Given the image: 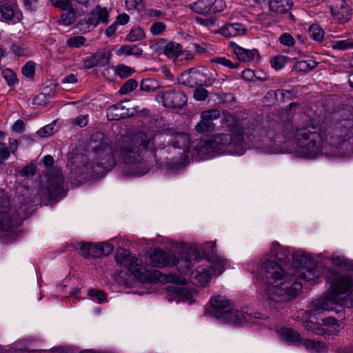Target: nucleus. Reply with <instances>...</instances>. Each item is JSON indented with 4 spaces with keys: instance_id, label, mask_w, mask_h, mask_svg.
Here are the masks:
<instances>
[{
    "instance_id": "nucleus-1",
    "label": "nucleus",
    "mask_w": 353,
    "mask_h": 353,
    "mask_svg": "<svg viewBox=\"0 0 353 353\" xmlns=\"http://www.w3.org/2000/svg\"><path fill=\"white\" fill-rule=\"evenodd\" d=\"M261 268L268 280L265 294L270 307L279 311L299 296L303 284L297 275L285 272L275 260L264 261Z\"/></svg>"
},
{
    "instance_id": "nucleus-2",
    "label": "nucleus",
    "mask_w": 353,
    "mask_h": 353,
    "mask_svg": "<svg viewBox=\"0 0 353 353\" xmlns=\"http://www.w3.org/2000/svg\"><path fill=\"white\" fill-rule=\"evenodd\" d=\"M223 120L229 128L230 133H219L210 138L197 139L192 143L191 147L199 159H208L219 154L242 155L245 153L243 130L239 126V121L229 113L223 114Z\"/></svg>"
},
{
    "instance_id": "nucleus-3",
    "label": "nucleus",
    "mask_w": 353,
    "mask_h": 353,
    "mask_svg": "<svg viewBox=\"0 0 353 353\" xmlns=\"http://www.w3.org/2000/svg\"><path fill=\"white\" fill-rule=\"evenodd\" d=\"M150 141L146 133L139 132L121 145L119 157L130 165L129 172L132 175L141 176L154 167L156 154Z\"/></svg>"
},
{
    "instance_id": "nucleus-4",
    "label": "nucleus",
    "mask_w": 353,
    "mask_h": 353,
    "mask_svg": "<svg viewBox=\"0 0 353 353\" xmlns=\"http://www.w3.org/2000/svg\"><path fill=\"white\" fill-rule=\"evenodd\" d=\"M326 282L330 284V294L312 301L307 310L310 317H316L325 311H331L336 305L337 296L348 292L343 298V305L345 307H353V280L339 272L327 269L325 274Z\"/></svg>"
},
{
    "instance_id": "nucleus-5",
    "label": "nucleus",
    "mask_w": 353,
    "mask_h": 353,
    "mask_svg": "<svg viewBox=\"0 0 353 353\" xmlns=\"http://www.w3.org/2000/svg\"><path fill=\"white\" fill-rule=\"evenodd\" d=\"M89 141L97 162L83 163L81 166H77L74 169L75 174L79 176L85 175L83 179H85L88 176L97 179L101 178L115 165L113 149L108 137L101 132L93 133Z\"/></svg>"
},
{
    "instance_id": "nucleus-6",
    "label": "nucleus",
    "mask_w": 353,
    "mask_h": 353,
    "mask_svg": "<svg viewBox=\"0 0 353 353\" xmlns=\"http://www.w3.org/2000/svg\"><path fill=\"white\" fill-rule=\"evenodd\" d=\"M323 139L327 144L338 148L353 137V114L341 109L332 114V119L321 126Z\"/></svg>"
},
{
    "instance_id": "nucleus-7",
    "label": "nucleus",
    "mask_w": 353,
    "mask_h": 353,
    "mask_svg": "<svg viewBox=\"0 0 353 353\" xmlns=\"http://www.w3.org/2000/svg\"><path fill=\"white\" fill-rule=\"evenodd\" d=\"M294 143L299 154L307 159H314L322 153L324 139L321 125L307 124L296 128Z\"/></svg>"
},
{
    "instance_id": "nucleus-8",
    "label": "nucleus",
    "mask_w": 353,
    "mask_h": 353,
    "mask_svg": "<svg viewBox=\"0 0 353 353\" xmlns=\"http://www.w3.org/2000/svg\"><path fill=\"white\" fill-rule=\"evenodd\" d=\"M46 168L44 176L45 183L41 190V198L49 204L56 203L66 194L64 189V176L61 170L54 166V159L51 155H46L43 160Z\"/></svg>"
},
{
    "instance_id": "nucleus-9",
    "label": "nucleus",
    "mask_w": 353,
    "mask_h": 353,
    "mask_svg": "<svg viewBox=\"0 0 353 353\" xmlns=\"http://www.w3.org/2000/svg\"><path fill=\"white\" fill-rule=\"evenodd\" d=\"M211 308L208 310L210 316L215 317L223 323L234 325H241L248 321V314H245L239 310L228 308L230 302L220 295L211 298Z\"/></svg>"
},
{
    "instance_id": "nucleus-10",
    "label": "nucleus",
    "mask_w": 353,
    "mask_h": 353,
    "mask_svg": "<svg viewBox=\"0 0 353 353\" xmlns=\"http://www.w3.org/2000/svg\"><path fill=\"white\" fill-rule=\"evenodd\" d=\"M115 261L118 264L127 268L136 279L142 282H156L159 280L161 272L156 270L148 269L137 263V258L128 250L121 249L115 254Z\"/></svg>"
},
{
    "instance_id": "nucleus-11",
    "label": "nucleus",
    "mask_w": 353,
    "mask_h": 353,
    "mask_svg": "<svg viewBox=\"0 0 353 353\" xmlns=\"http://www.w3.org/2000/svg\"><path fill=\"white\" fill-rule=\"evenodd\" d=\"M214 245L211 243H207L203 246L190 247L187 249V256H176L174 264L179 271L183 274H190L193 267L191 260L199 261L203 259H209L210 255L213 252Z\"/></svg>"
},
{
    "instance_id": "nucleus-12",
    "label": "nucleus",
    "mask_w": 353,
    "mask_h": 353,
    "mask_svg": "<svg viewBox=\"0 0 353 353\" xmlns=\"http://www.w3.org/2000/svg\"><path fill=\"white\" fill-rule=\"evenodd\" d=\"M239 126L243 130V138L244 139V134H246L249 142L248 144L250 147L261 150L264 153H280L284 151L283 148H281L276 143L274 139H272L266 134L265 130L252 129V132H250L249 130H248V132H245L242 126L240 125ZM243 145L245 149L244 141Z\"/></svg>"
},
{
    "instance_id": "nucleus-13",
    "label": "nucleus",
    "mask_w": 353,
    "mask_h": 353,
    "mask_svg": "<svg viewBox=\"0 0 353 353\" xmlns=\"http://www.w3.org/2000/svg\"><path fill=\"white\" fill-rule=\"evenodd\" d=\"M212 72L207 68H192L182 72L179 78V82L187 87L193 88L197 86H212L216 83Z\"/></svg>"
},
{
    "instance_id": "nucleus-14",
    "label": "nucleus",
    "mask_w": 353,
    "mask_h": 353,
    "mask_svg": "<svg viewBox=\"0 0 353 353\" xmlns=\"http://www.w3.org/2000/svg\"><path fill=\"white\" fill-rule=\"evenodd\" d=\"M292 260L296 272L301 279L310 281L319 277L316 265L310 255L298 250L292 254Z\"/></svg>"
},
{
    "instance_id": "nucleus-15",
    "label": "nucleus",
    "mask_w": 353,
    "mask_h": 353,
    "mask_svg": "<svg viewBox=\"0 0 353 353\" xmlns=\"http://www.w3.org/2000/svg\"><path fill=\"white\" fill-rule=\"evenodd\" d=\"M78 245L80 254L87 259L107 256L112 252L114 248L113 245L108 242H80Z\"/></svg>"
},
{
    "instance_id": "nucleus-16",
    "label": "nucleus",
    "mask_w": 353,
    "mask_h": 353,
    "mask_svg": "<svg viewBox=\"0 0 353 353\" xmlns=\"http://www.w3.org/2000/svg\"><path fill=\"white\" fill-rule=\"evenodd\" d=\"M157 97L161 99L165 107L173 109L182 108L188 101L185 94L176 89L160 91L157 94Z\"/></svg>"
},
{
    "instance_id": "nucleus-17",
    "label": "nucleus",
    "mask_w": 353,
    "mask_h": 353,
    "mask_svg": "<svg viewBox=\"0 0 353 353\" xmlns=\"http://www.w3.org/2000/svg\"><path fill=\"white\" fill-rule=\"evenodd\" d=\"M17 194V199L19 202L17 214L21 218L25 219L34 210V207L37 205L39 199L37 196H33L30 194V190L28 188H23Z\"/></svg>"
},
{
    "instance_id": "nucleus-18",
    "label": "nucleus",
    "mask_w": 353,
    "mask_h": 353,
    "mask_svg": "<svg viewBox=\"0 0 353 353\" xmlns=\"http://www.w3.org/2000/svg\"><path fill=\"white\" fill-rule=\"evenodd\" d=\"M0 14L2 19L9 24L21 22L23 14L16 0H3L0 2Z\"/></svg>"
},
{
    "instance_id": "nucleus-19",
    "label": "nucleus",
    "mask_w": 353,
    "mask_h": 353,
    "mask_svg": "<svg viewBox=\"0 0 353 353\" xmlns=\"http://www.w3.org/2000/svg\"><path fill=\"white\" fill-rule=\"evenodd\" d=\"M220 117V112L217 109H211L203 111L201 114V121L195 126V130L199 133L212 132L215 128L213 120Z\"/></svg>"
},
{
    "instance_id": "nucleus-20",
    "label": "nucleus",
    "mask_w": 353,
    "mask_h": 353,
    "mask_svg": "<svg viewBox=\"0 0 353 353\" xmlns=\"http://www.w3.org/2000/svg\"><path fill=\"white\" fill-rule=\"evenodd\" d=\"M176 254L174 252H167L162 249H154L150 254V260L152 265L156 268H162L164 267H171L174 264Z\"/></svg>"
},
{
    "instance_id": "nucleus-21",
    "label": "nucleus",
    "mask_w": 353,
    "mask_h": 353,
    "mask_svg": "<svg viewBox=\"0 0 353 353\" xmlns=\"http://www.w3.org/2000/svg\"><path fill=\"white\" fill-rule=\"evenodd\" d=\"M106 115L109 121H119L132 116L133 112H130L129 108L123 105V101H120L109 106Z\"/></svg>"
},
{
    "instance_id": "nucleus-22",
    "label": "nucleus",
    "mask_w": 353,
    "mask_h": 353,
    "mask_svg": "<svg viewBox=\"0 0 353 353\" xmlns=\"http://www.w3.org/2000/svg\"><path fill=\"white\" fill-rule=\"evenodd\" d=\"M108 17L109 14L107 9L97 5L96 8L83 19L93 29L100 22L107 23L108 22Z\"/></svg>"
},
{
    "instance_id": "nucleus-23",
    "label": "nucleus",
    "mask_w": 353,
    "mask_h": 353,
    "mask_svg": "<svg viewBox=\"0 0 353 353\" xmlns=\"http://www.w3.org/2000/svg\"><path fill=\"white\" fill-rule=\"evenodd\" d=\"M230 46L232 49L233 52L236 56L239 61L250 62L252 61L255 57L260 58L259 51L256 49L248 50L239 46L233 41L230 43Z\"/></svg>"
},
{
    "instance_id": "nucleus-24",
    "label": "nucleus",
    "mask_w": 353,
    "mask_h": 353,
    "mask_svg": "<svg viewBox=\"0 0 353 353\" xmlns=\"http://www.w3.org/2000/svg\"><path fill=\"white\" fill-rule=\"evenodd\" d=\"M246 32L245 26L239 23H226L218 30L219 34L228 38L243 35Z\"/></svg>"
},
{
    "instance_id": "nucleus-25",
    "label": "nucleus",
    "mask_w": 353,
    "mask_h": 353,
    "mask_svg": "<svg viewBox=\"0 0 353 353\" xmlns=\"http://www.w3.org/2000/svg\"><path fill=\"white\" fill-rule=\"evenodd\" d=\"M211 277L209 276L206 268L197 267L191 271L190 279L191 283L198 287H204L208 285Z\"/></svg>"
},
{
    "instance_id": "nucleus-26",
    "label": "nucleus",
    "mask_w": 353,
    "mask_h": 353,
    "mask_svg": "<svg viewBox=\"0 0 353 353\" xmlns=\"http://www.w3.org/2000/svg\"><path fill=\"white\" fill-rule=\"evenodd\" d=\"M271 257L280 264H287L290 261L288 251L283 248L277 241L272 243L270 249Z\"/></svg>"
},
{
    "instance_id": "nucleus-27",
    "label": "nucleus",
    "mask_w": 353,
    "mask_h": 353,
    "mask_svg": "<svg viewBox=\"0 0 353 353\" xmlns=\"http://www.w3.org/2000/svg\"><path fill=\"white\" fill-rule=\"evenodd\" d=\"M157 166L159 170L164 171L167 174H172L177 172L182 168V163L174 159L166 158L165 161H161L156 157V161L154 166Z\"/></svg>"
},
{
    "instance_id": "nucleus-28",
    "label": "nucleus",
    "mask_w": 353,
    "mask_h": 353,
    "mask_svg": "<svg viewBox=\"0 0 353 353\" xmlns=\"http://www.w3.org/2000/svg\"><path fill=\"white\" fill-rule=\"evenodd\" d=\"M331 12L332 16L341 23L349 21L352 14L350 6L344 1L341 2L339 7L336 6L332 8Z\"/></svg>"
},
{
    "instance_id": "nucleus-29",
    "label": "nucleus",
    "mask_w": 353,
    "mask_h": 353,
    "mask_svg": "<svg viewBox=\"0 0 353 353\" xmlns=\"http://www.w3.org/2000/svg\"><path fill=\"white\" fill-rule=\"evenodd\" d=\"M269 10L275 14H284L293 6L292 0H269Z\"/></svg>"
},
{
    "instance_id": "nucleus-30",
    "label": "nucleus",
    "mask_w": 353,
    "mask_h": 353,
    "mask_svg": "<svg viewBox=\"0 0 353 353\" xmlns=\"http://www.w3.org/2000/svg\"><path fill=\"white\" fill-rule=\"evenodd\" d=\"M281 337L288 343L299 345L302 341L300 334L289 327H283L281 330Z\"/></svg>"
},
{
    "instance_id": "nucleus-31",
    "label": "nucleus",
    "mask_w": 353,
    "mask_h": 353,
    "mask_svg": "<svg viewBox=\"0 0 353 353\" xmlns=\"http://www.w3.org/2000/svg\"><path fill=\"white\" fill-rule=\"evenodd\" d=\"M331 259L334 265L353 274V260L344 256H332Z\"/></svg>"
},
{
    "instance_id": "nucleus-32",
    "label": "nucleus",
    "mask_w": 353,
    "mask_h": 353,
    "mask_svg": "<svg viewBox=\"0 0 353 353\" xmlns=\"http://www.w3.org/2000/svg\"><path fill=\"white\" fill-rule=\"evenodd\" d=\"M212 0H198L189 5L190 8L194 12L206 15L210 14Z\"/></svg>"
},
{
    "instance_id": "nucleus-33",
    "label": "nucleus",
    "mask_w": 353,
    "mask_h": 353,
    "mask_svg": "<svg viewBox=\"0 0 353 353\" xmlns=\"http://www.w3.org/2000/svg\"><path fill=\"white\" fill-rule=\"evenodd\" d=\"M97 65L99 67L108 66L110 64V60L111 59V52L106 48H101L95 53L92 54Z\"/></svg>"
},
{
    "instance_id": "nucleus-34",
    "label": "nucleus",
    "mask_w": 353,
    "mask_h": 353,
    "mask_svg": "<svg viewBox=\"0 0 353 353\" xmlns=\"http://www.w3.org/2000/svg\"><path fill=\"white\" fill-rule=\"evenodd\" d=\"M116 54L118 56L121 54L133 55L140 57L143 54V50L139 48L137 45H123L117 50Z\"/></svg>"
},
{
    "instance_id": "nucleus-35",
    "label": "nucleus",
    "mask_w": 353,
    "mask_h": 353,
    "mask_svg": "<svg viewBox=\"0 0 353 353\" xmlns=\"http://www.w3.org/2000/svg\"><path fill=\"white\" fill-rule=\"evenodd\" d=\"M318 65V63L314 60L296 61L292 70L297 72H308L314 70Z\"/></svg>"
},
{
    "instance_id": "nucleus-36",
    "label": "nucleus",
    "mask_w": 353,
    "mask_h": 353,
    "mask_svg": "<svg viewBox=\"0 0 353 353\" xmlns=\"http://www.w3.org/2000/svg\"><path fill=\"white\" fill-rule=\"evenodd\" d=\"M303 345L307 349L310 350L311 353H325L326 351V345L323 342L308 339L304 341Z\"/></svg>"
},
{
    "instance_id": "nucleus-37",
    "label": "nucleus",
    "mask_w": 353,
    "mask_h": 353,
    "mask_svg": "<svg viewBox=\"0 0 353 353\" xmlns=\"http://www.w3.org/2000/svg\"><path fill=\"white\" fill-rule=\"evenodd\" d=\"M164 54L168 57H178L182 54L181 46L173 41L170 42L164 48Z\"/></svg>"
},
{
    "instance_id": "nucleus-38",
    "label": "nucleus",
    "mask_w": 353,
    "mask_h": 353,
    "mask_svg": "<svg viewBox=\"0 0 353 353\" xmlns=\"http://www.w3.org/2000/svg\"><path fill=\"white\" fill-rule=\"evenodd\" d=\"M189 137L185 133H179L175 136V140L172 142L174 148L183 149V152L187 145L189 144Z\"/></svg>"
},
{
    "instance_id": "nucleus-39",
    "label": "nucleus",
    "mask_w": 353,
    "mask_h": 353,
    "mask_svg": "<svg viewBox=\"0 0 353 353\" xmlns=\"http://www.w3.org/2000/svg\"><path fill=\"white\" fill-rule=\"evenodd\" d=\"M323 29L318 24L311 25L308 30L309 36L314 41L321 42L324 37Z\"/></svg>"
},
{
    "instance_id": "nucleus-40",
    "label": "nucleus",
    "mask_w": 353,
    "mask_h": 353,
    "mask_svg": "<svg viewBox=\"0 0 353 353\" xmlns=\"http://www.w3.org/2000/svg\"><path fill=\"white\" fill-rule=\"evenodd\" d=\"M37 170V165L34 163L31 162L29 165L22 168H16V172L21 176H23L26 179H29L33 177L36 174Z\"/></svg>"
},
{
    "instance_id": "nucleus-41",
    "label": "nucleus",
    "mask_w": 353,
    "mask_h": 353,
    "mask_svg": "<svg viewBox=\"0 0 353 353\" xmlns=\"http://www.w3.org/2000/svg\"><path fill=\"white\" fill-rule=\"evenodd\" d=\"M168 291L173 294H176L180 297H184L187 299H189L192 297V292L181 286H168L167 288Z\"/></svg>"
},
{
    "instance_id": "nucleus-42",
    "label": "nucleus",
    "mask_w": 353,
    "mask_h": 353,
    "mask_svg": "<svg viewBox=\"0 0 353 353\" xmlns=\"http://www.w3.org/2000/svg\"><path fill=\"white\" fill-rule=\"evenodd\" d=\"M88 295L94 301L99 303H102L107 300V294L99 289L92 288L88 290Z\"/></svg>"
},
{
    "instance_id": "nucleus-43",
    "label": "nucleus",
    "mask_w": 353,
    "mask_h": 353,
    "mask_svg": "<svg viewBox=\"0 0 353 353\" xmlns=\"http://www.w3.org/2000/svg\"><path fill=\"white\" fill-rule=\"evenodd\" d=\"M145 32L143 28L138 27L132 28L130 32L126 35L125 41L134 42L140 41L145 37Z\"/></svg>"
},
{
    "instance_id": "nucleus-44",
    "label": "nucleus",
    "mask_w": 353,
    "mask_h": 353,
    "mask_svg": "<svg viewBox=\"0 0 353 353\" xmlns=\"http://www.w3.org/2000/svg\"><path fill=\"white\" fill-rule=\"evenodd\" d=\"M135 70L124 64H119L115 68V73L121 79L128 78L131 76Z\"/></svg>"
},
{
    "instance_id": "nucleus-45",
    "label": "nucleus",
    "mask_w": 353,
    "mask_h": 353,
    "mask_svg": "<svg viewBox=\"0 0 353 353\" xmlns=\"http://www.w3.org/2000/svg\"><path fill=\"white\" fill-rule=\"evenodd\" d=\"M159 88L158 82L152 79H143L140 84V88L143 91L152 92Z\"/></svg>"
},
{
    "instance_id": "nucleus-46",
    "label": "nucleus",
    "mask_w": 353,
    "mask_h": 353,
    "mask_svg": "<svg viewBox=\"0 0 353 353\" xmlns=\"http://www.w3.org/2000/svg\"><path fill=\"white\" fill-rule=\"evenodd\" d=\"M76 18V12L72 8L70 10L65 11V12L63 13L59 19V22L63 25H71L75 22Z\"/></svg>"
},
{
    "instance_id": "nucleus-47",
    "label": "nucleus",
    "mask_w": 353,
    "mask_h": 353,
    "mask_svg": "<svg viewBox=\"0 0 353 353\" xmlns=\"http://www.w3.org/2000/svg\"><path fill=\"white\" fill-rule=\"evenodd\" d=\"M227 264L225 259H221L219 256H214L211 269L214 274H221L224 271V268Z\"/></svg>"
},
{
    "instance_id": "nucleus-48",
    "label": "nucleus",
    "mask_w": 353,
    "mask_h": 353,
    "mask_svg": "<svg viewBox=\"0 0 353 353\" xmlns=\"http://www.w3.org/2000/svg\"><path fill=\"white\" fill-rule=\"evenodd\" d=\"M10 51L16 57H28L29 52L28 48H23L19 42L14 41L10 46Z\"/></svg>"
},
{
    "instance_id": "nucleus-49",
    "label": "nucleus",
    "mask_w": 353,
    "mask_h": 353,
    "mask_svg": "<svg viewBox=\"0 0 353 353\" xmlns=\"http://www.w3.org/2000/svg\"><path fill=\"white\" fill-rule=\"evenodd\" d=\"M290 59L287 56L279 55L274 57L270 60L271 66L276 70H279L290 61Z\"/></svg>"
},
{
    "instance_id": "nucleus-50",
    "label": "nucleus",
    "mask_w": 353,
    "mask_h": 353,
    "mask_svg": "<svg viewBox=\"0 0 353 353\" xmlns=\"http://www.w3.org/2000/svg\"><path fill=\"white\" fill-rule=\"evenodd\" d=\"M10 200L6 193L0 188V214H6L10 210Z\"/></svg>"
},
{
    "instance_id": "nucleus-51",
    "label": "nucleus",
    "mask_w": 353,
    "mask_h": 353,
    "mask_svg": "<svg viewBox=\"0 0 353 353\" xmlns=\"http://www.w3.org/2000/svg\"><path fill=\"white\" fill-rule=\"evenodd\" d=\"M212 63H216L223 66H225L230 69L238 68L240 65L239 62L233 63L230 59H228L223 57H215L211 59Z\"/></svg>"
},
{
    "instance_id": "nucleus-52",
    "label": "nucleus",
    "mask_w": 353,
    "mask_h": 353,
    "mask_svg": "<svg viewBox=\"0 0 353 353\" xmlns=\"http://www.w3.org/2000/svg\"><path fill=\"white\" fill-rule=\"evenodd\" d=\"M332 48L334 50H345L347 49H353V41L350 39L340 40L333 41Z\"/></svg>"
},
{
    "instance_id": "nucleus-53",
    "label": "nucleus",
    "mask_w": 353,
    "mask_h": 353,
    "mask_svg": "<svg viewBox=\"0 0 353 353\" xmlns=\"http://www.w3.org/2000/svg\"><path fill=\"white\" fill-rule=\"evenodd\" d=\"M137 86L138 82L134 79H130L126 81L120 88L119 92L121 94H126L135 90Z\"/></svg>"
},
{
    "instance_id": "nucleus-54",
    "label": "nucleus",
    "mask_w": 353,
    "mask_h": 353,
    "mask_svg": "<svg viewBox=\"0 0 353 353\" xmlns=\"http://www.w3.org/2000/svg\"><path fill=\"white\" fill-rule=\"evenodd\" d=\"M1 74L9 86L14 85L18 81L15 72L11 69H4L2 70Z\"/></svg>"
},
{
    "instance_id": "nucleus-55",
    "label": "nucleus",
    "mask_w": 353,
    "mask_h": 353,
    "mask_svg": "<svg viewBox=\"0 0 353 353\" xmlns=\"http://www.w3.org/2000/svg\"><path fill=\"white\" fill-rule=\"evenodd\" d=\"M86 39L83 36H74L68 38L66 41V45L69 48H80L84 45Z\"/></svg>"
},
{
    "instance_id": "nucleus-56",
    "label": "nucleus",
    "mask_w": 353,
    "mask_h": 353,
    "mask_svg": "<svg viewBox=\"0 0 353 353\" xmlns=\"http://www.w3.org/2000/svg\"><path fill=\"white\" fill-rule=\"evenodd\" d=\"M204 86H197L193 92V97L196 101H203L209 96V92L203 88Z\"/></svg>"
},
{
    "instance_id": "nucleus-57",
    "label": "nucleus",
    "mask_w": 353,
    "mask_h": 353,
    "mask_svg": "<svg viewBox=\"0 0 353 353\" xmlns=\"http://www.w3.org/2000/svg\"><path fill=\"white\" fill-rule=\"evenodd\" d=\"M22 73L28 78H32L35 73V63L32 61H28L22 67Z\"/></svg>"
},
{
    "instance_id": "nucleus-58",
    "label": "nucleus",
    "mask_w": 353,
    "mask_h": 353,
    "mask_svg": "<svg viewBox=\"0 0 353 353\" xmlns=\"http://www.w3.org/2000/svg\"><path fill=\"white\" fill-rule=\"evenodd\" d=\"M166 29V26L163 22L157 21L152 23L150 27V32L152 35H159L164 32Z\"/></svg>"
},
{
    "instance_id": "nucleus-59",
    "label": "nucleus",
    "mask_w": 353,
    "mask_h": 353,
    "mask_svg": "<svg viewBox=\"0 0 353 353\" xmlns=\"http://www.w3.org/2000/svg\"><path fill=\"white\" fill-rule=\"evenodd\" d=\"M225 5L222 0H212L210 6V14H215L222 12Z\"/></svg>"
},
{
    "instance_id": "nucleus-60",
    "label": "nucleus",
    "mask_w": 353,
    "mask_h": 353,
    "mask_svg": "<svg viewBox=\"0 0 353 353\" xmlns=\"http://www.w3.org/2000/svg\"><path fill=\"white\" fill-rule=\"evenodd\" d=\"M279 41L284 46H293L295 43V39L289 33H283L279 37Z\"/></svg>"
},
{
    "instance_id": "nucleus-61",
    "label": "nucleus",
    "mask_w": 353,
    "mask_h": 353,
    "mask_svg": "<svg viewBox=\"0 0 353 353\" xmlns=\"http://www.w3.org/2000/svg\"><path fill=\"white\" fill-rule=\"evenodd\" d=\"M54 127L51 124L47 125L37 132V134L41 137H47L54 133Z\"/></svg>"
},
{
    "instance_id": "nucleus-62",
    "label": "nucleus",
    "mask_w": 353,
    "mask_h": 353,
    "mask_svg": "<svg viewBox=\"0 0 353 353\" xmlns=\"http://www.w3.org/2000/svg\"><path fill=\"white\" fill-rule=\"evenodd\" d=\"M10 155V151L5 143H0V164L8 159Z\"/></svg>"
},
{
    "instance_id": "nucleus-63",
    "label": "nucleus",
    "mask_w": 353,
    "mask_h": 353,
    "mask_svg": "<svg viewBox=\"0 0 353 353\" xmlns=\"http://www.w3.org/2000/svg\"><path fill=\"white\" fill-rule=\"evenodd\" d=\"M25 9L30 12H35L39 6V0H23Z\"/></svg>"
},
{
    "instance_id": "nucleus-64",
    "label": "nucleus",
    "mask_w": 353,
    "mask_h": 353,
    "mask_svg": "<svg viewBox=\"0 0 353 353\" xmlns=\"http://www.w3.org/2000/svg\"><path fill=\"white\" fill-rule=\"evenodd\" d=\"M95 67L99 66L98 65H97V63L92 54L83 59V68L84 69L89 70Z\"/></svg>"
}]
</instances>
